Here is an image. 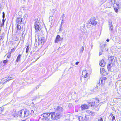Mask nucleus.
I'll return each instance as SVG.
<instances>
[{
	"label": "nucleus",
	"instance_id": "nucleus-38",
	"mask_svg": "<svg viewBox=\"0 0 121 121\" xmlns=\"http://www.w3.org/2000/svg\"><path fill=\"white\" fill-rule=\"evenodd\" d=\"M8 60H4L3 61V63L4 64H6L8 62Z\"/></svg>",
	"mask_w": 121,
	"mask_h": 121
},
{
	"label": "nucleus",
	"instance_id": "nucleus-14",
	"mask_svg": "<svg viewBox=\"0 0 121 121\" xmlns=\"http://www.w3.org/2000/svg\"><path fill=\"white\" fill-rule=\"evenodd\" d=\"M108 59L109 61L110 62V63L111 64L114 63L115 62V59L114 58V56H111L108 57Z\"/></svg>",
	"mask_w": 121,
	"mask_h": 121
},
{
	"label": "nucleus",
	"instance_id": "nucleus-10",
	"mask_svg": "<svg viewBox=\"0 0 121 121\" xmlns=\"http://www.w3.org/2000/svg\"><path fill=\"white\" fill-rule=\"evenodd\" d=\"M55 109L56 112H57V113H59L60 114H61V113L62 112H63V108L62 107L60 106H57L56 108H55Z\"/></svg>",
	"mask_w": 121,
	"mask_h": 121
},
{
	"label": "nucleus",
	"instance_id": "nucleus-28",
	"mask_svg": "<svg viewBox=\"0 0 121 121\" xmlns=\"http://www.w3.org/2000/svg\"><path fill=\"white\" fill-rule=\"evenodd\" d=\"M13 78H12L11 77H8V78L6 79V80L7 81H9V80H11Z\"/></svg>",
	"mask_w": 121,
	"mask_h": 121
},
{
	"label": "nucleus",
	"instance_id": "nucleus-51",
	"mask_svg": "<svg viewBox=\"0 0 121 121\" xmlns=\"http://www.w3.org/2000/svg\"><path fill=\"white\" fill-rule=\"evenodd\" d=\"M79 62H77L75 63V65H78V64H79Z\"/></svg>",
	"mask_w": 121,
	"mask_h": 121
},
{
	"label": "nucleus",
	"instance_id": "nucleus-20",
	"mask_svg": "<svg viewBox=\"0 0 121 121\" xmlns=\"http://www.w3.org/2000/svg\"><path fill=\"white\" fill-rule=\"evenodd\" d=\"M21 55L20 54H19L16 60V62H18L21 60Z\"/></svg>",
	"mask_w": 121,
	"mask_h": 121
},
{
	"label": "nucleus",
	"instance_id": "nucleus-12",
	"mask_svg": "<svg viewBox=\"0 0 121 121\" xmlns=\"http://www.w3.org/2000/svg\"><path fill=\"white\" fill-rule=\"evenodd\" d=\"M44 38H39V39L38 40V44L39 45L43 44L44 43Z\"/></svg>",
	"mask_w": 121,
	"mask_h": 121
},
{
	"label": "nucleus",
	"instance_id": "nucleus-53",
	"mask_svg": "<svg viewBox=\"0 0 121 121\" xmlns=\"http://www.w3.org/2000/svg\"><path fill=\"white\" fill-rule=\"evenodd\" d=\"M110 116H111V117L113 116V114L112 113H111L110 114Z\"/></svg>",
	"mask_w": 121,
	"mask_h": 121
},
{
	"label": "nucleus",
	"instance_id": "nucleus-19",
	"mask_svg": "<svg viewBox=\"0 0 121 121\" xmlns=\"http://www.w3.org/2000/svg\"><path fill=\"white\" fill-rule=\"evenodd\" d=\"M112 66V65L111 63L107 65V68L108 71H111V68Z\"/></svg>",
	"mask_w": 121,
	"mask_h": 121
},
{
	"label": "nucleus",
	"instance_id": "nucleus-33",
	"mask_svg": "<svg viewBox=\"0 0 121 121\" xmlns=\"http://www.w3.org/2000/svg\"><path fill=\"white\" fill-rule=\"evenodd\" d=\"M84 50V47L83 46H82V48L80 50V52L81 53H83V51Z\"/></svg>",
	"mask_w": 121,
	"mask_h": 121
},
{
	"label": "nucleus",
	"instance_id": "nucleus-58",
	"mask_svg": "<svg viewBox=\"0 0 121 121\" xmlns=\"http://www.w3.org/2000/svg\"><path fill=\"white\" fill-rule=\"evenodd\" d=\"M64 14H63V16H62L63 18V16H64Z\"/></svg>",
	"mask_w": 121,
	"mask_h": 121
},
{
	"label": "nucleus",
	"instance_id": "nucleus-6",
	"mask_svg": "<svg viewBox=\"0 0 121 121\" xmlns=\"http://www.w3.org/2000/svg\"><path fill=\"white\" fill-rule=\"evenodd\" d=\"M95 20L96 19L95 18H91L89 20L88 22L92 25L95 26L97 24V23Z\"/></svg>",
	"mask_w": 121,
	"mask_h": 121
},
{
	"label": "nucleus",
	"instance_id": "nucleus-3",
	"mask_svg": "<svg viewBox=\"0 0 121 121\" xmlns=\"http://www.w3.org/2000/svg\"><path fill=\"white\" fill-rule=\"evenodd\" d=\"M62 116L59 113H56L55 114V112L52 113L51 115L50 118L51 119L54 120H56L60 118Z\"/></svg>",
	"mask_w": 121,
	"mask_h": 121
},
{
	"label": "nucleus",
	"instance_id": "nucleus-2",
	"mask_svg": "<svg viewBox=\"0 0 121 121\" xmlns=\"http://www.w3.org/2000/svg\"><path fill=\"white\" fill-rule=\"evenodd\" d=\"M29 115V112L26 109H22L19 111L18 113V115L20 117L23 118L26 117Z\"/></svg>",
	"mask_w": 121,
	"mask_h": 121
},
{
	"label": "nucleus",
	"instance_id": "nucleus-49",
	"mask_svg": "<svg viewBox=\"0 0 121 121\" xmlns=\"http://www.w3.org/2000/svg\"><path fill=\"white\" fill-rule=\"evenodd\" d=\"M88 74L87 73H86V74L85 75H84V77L85 78H86V77H87L88 75Z\"/></svg>",
	"mask_w": 121,
	"mask_h": 121
},
{
	"label": "nucleus",
	"instance_id": "nucleus-35",
	"mask_svg": "<svg viewBox=\"0 0 121 121\" xmlns=\"http://www.w3.org/2000/svg\"><path fill=\"white\" fill-rule=\"evenodd\" d=\"M2 13V17L3 18V19H4V18L5 17V13L4 12H3Z\"/></svg>",
	"mask_w": 121,
	"mask_h": 121
},
{
	"label": "nucleus",
	"instance_id": "nucleus-50",
	"mask_svg": "<svg viewBox=\"0 0 121 121\" xmlns=\"http://www.w3.org/2000/svg\"><path fill=\"white\" fill-rule=\"evenodd\" d=\"M37 97L35 96L34 97L33 100H35L37 99Z\"/></svg>",
	"mask_w": 121,
	"mask_h": 121
},
{
	"label": "nucleus",
	"instance_id": "nucleus-62",
	"mask_svg": "<svg viewBox=\"0 0 121 121\" xmlns=\"http://www.w3.org/2000/svg\"><path fill=\"white\" fill-rule=\"evenodd\" d=\"M24 1H25V0H24Z\"/></svg>",
	"mask_w": 121,
	"mask_h": 121
},
{
	"label": "nucleus",
	"instance_id": "nucleus-22",
	"mask_svg": "<svg viewBox=\"0 0 121 121\" xmlns=\"http://www.w3.org/2000/svg\"><path fill=\"white\" fill-rule=\"evenodd\" d=\"M81 31L84 34L86 32V29H85L84 27H83V28H82L81 29Z\"/></svg>",
	"mask_w": 121,
	"mask_h": 121
},
{
	"label": "nucleus",
	"instance_id": "nucleus-17",
	"mask_svg": "<svg viewBox=\"0 0 121 121\" xmlns=\"http://www.w3.org/2000/svg\"><path fill=\"white\" fill-rule=\"evenodd\" d=\"M89 108V106L86 104L82 105L81 106V109L82 110H84L85 109H88Z\"/></svg>",
	"mask_w": 121,
	"mask_h": 121
},
{
	"label": "nucleus",
	"instance_id": "nucleus-1",
	"mask_svg": "<svg viewBox=\"0 0 121 121\" xmlns=\"http://www.w3.org/2000/svg\"><path fill=\"white\" fill-rule=\"evenodd\" d=\"M95 101L92 102H89L88 104V106L90 107H93V108H95V109L98 111L99 109V104H98L99 102V100L98 98L95 99Z\"/></svg>",
	"mask_w": 121,
	"mask_h": 121
},
{
	"label": "nucleus",
	"instance_id": "nucleus-16",
	"mask_svg": "<svg viewBox=\"0 0 121 121\" xmlns=\"http://www.w3.org/2000/svg\"><path fill=\"white\" fill-rule=\"evenodd\" d=\"M5 22V20L4 19H3L2 20V23L0 21V31H1V30L2 28L4 26Z\"/></svg>",
	"mask_w": 121,
	"mask_h": 121
},
{
	"label": "nucleus",
	"instance_id": "nucleus-21",
	"mask_svg": "<svg viewBox=\"0 0 121 121\" xmlns=\"http://www.w3.org/2000/svg\"><path fill=\"white\" fill-rule=\"evenodd\" d=\"M54 17L52 16H50L49 17V21L51 23L53 21Z\"/></svg>",
	"mask_w": 121,
	"mask_h": 121
},
{
	"label": "nucleus",
	"instance_id": "nucleus-47",
	"mask_svg": "<svg viewBox=\"0 0 121 121\" xmlns=\"http://www.w3.org/2000/svg\"><path fill=\"white\" fill-rule=\"evenodd\" d=\"M101 79H100V80H99L98 83V85H101V83H100L101 82Z\"/></svg>",
	"mask_w": 121,
	"mask_h": 121
},
{
	"label": "nucleus",
	"instance_id": "nucleus-45",
	"mask_svg": "<svg viewBox=\"0 0 121 121\" xmlns=\"http://www.w3.org/2000/svg\"><path fill=\"white\" fill-rule=\"evenodd\" d=\"M98 121H103L102 118L100 117L98 119Z\"/></svg>",
	"mask_w": 121,
	"mask_h": 121
},
{
	"label": "nucleus",
	"instance_id": "nucleus-23",
	"mask_svg": "<svg viewBox=\"0 0 121 121\" xmlns=\"http://www.w3.org/2000/svg\"><path fill=\"white\" fill-rule=\"evenodd\" d=\"M91 24L89 22H88V23H87V28H91L92 27V26H91Z\"/></svg>",
	"mask_w": 121,
	"mask_h": 121
},
{
	"label": "nucleus",
	"instance_id": "nucleus-25",
	"mask_svg": "<svg viewBox=\"0 0 121 121\" xmlns=\"http://www.w3.org/2000/svg\"><path fill=\"white\" fill-rule=\"evenodd\" d=\"M37 40L36 39H35V47H37L38 45H39V44H38V42H37Z\"/></svg>",
	"mask_w": 121,
	"mask_h": 121
},
{
	"label": "nucleus",
	"instance_id": "nucleus-48",
	"mask_svg": "<svg viewBox=\"0 0 121 121\" xmlns=\"http://www.w3.org/2000/svg\"><path fill=\"white\" fill-rule=\"evenodd\" d=\"M63 21H64V20H63V18H62V21H61V24H62H62L64 23Z\"/></svg>",
	"mask_w": 121,
	"mask_h": 121
},
{
	"label": "nucleus",
	"instance_id": "nucleus-31",
	"mask_svg": "<svg viewBox=\"0 0 121 121\" xmlns=\"http://www.w3.org/2000/svg\"><path fill=\"white\" fill-rule=\"evenodd\" d=\"M107 46V44H104L103 45L104 48L107 51H108V49L107 48H106V47Z\"/></svg>",
	"mask_w": 121,
	"mask_h": 121
},
{
	"label": "nucleus",
	"instance_id": "nucleus-42",
	"mask_svg": "<svg viewBox=\"0 0 121 121\" xmlns=\"http://www.w3.org/2000/svg\"><path fill=\"white\" fill-rule=\"evenodd\" d=\"M11 53L10 52L9 53L8 55L7 56V57L8 58H9L11 56Z\"/></svg>",
	"mask_w": 121,
	"mask_h": 121
},
{
	"label": "nucleus",
	"instance_id": "nucleus-8",
	"mask_svg": "<svg viewBox=\"0 0 121 121\" xmlns=\"http://www.w3.org/2000/svg\"><path fill=\"white\" fill-rule=\"evenodd\" d=\"M108 25L109 27V30L111 33L113 31V25L112 21L111 20L108 21Z\"/></svg>",
	"mask_w": 121,
	"mask_h": 121
},
{
	"label": "nucleus",
	"instance_id": "nucleus-27",
	"mask_svg": "<svg viewBox=\"0 0 121 121\" xmlns=\"http://www.w3.org/2000/svg\"><path fill=\"white\" fill-rule=\"evenodd\" d=\"M5 78H4V79ZM4 78L2 79L1 80V83H4L5 82H7L6 79L4 80Z\"/></svg>",
	"mask_w": 121,
	"mask_h": 121
},
{
	"label": "nucleus",
	"instance_id": "nucleus-9",
	"mask_svg": "<svg viewBox=\"0 0 121 121\" xmlns=\"http://www.w3.org/2000/svg\"><path fill=\"white\" fill-rule=\"evenodd\" d=\"M35 28L37 31L41 29V25L39 22H36L34 24Z\"/></svg>",
	"mask_w": 121,
	"mask_h": 121
},
{
	"label": "nucleus",
	"instance_id": "nucleus-37",
	"mask_svg": "<svg viewBox=\"0 0 121 121\" xmlns=\"http://www.w3.org/2000/svg\"><path fill=\"white\" fill-rule=\"evenodd\" d=\"M103 52V51L102 49H101L100 50V52L99 53V56L101 55L102 54V53Z\"/></svg>",
	"mask_w": 121,
	"mask_h": 121
},
{
	"label": "nucleus",
	"instance_id": "nucleus-18",
	"mask_svg": "<svg viewBox=\"0 0 121 121\" xmlns=\"http://www.w3.org/2000/svg\"><path fill=\"white\" fill-rule=\"evenodd\" d=\"M100 73L103 75H105L107 74V73L105 72L104 69V68L102 69L100 68Z\"/></svg>",
	"mask_w": 121,
	"mask_h": 121
},
{
	"label": "nucleus",
	"instance_id": "nucleus-32",
	"mask_svg": "<svg viewBox=\"0 0 121 121\" xmlns=\"http://www.w3.org/2000/svg\"><path fill=\"white\" fill-rule=\"evenodd\" d=\"M90 115L93 116H94L95 115L94 112L91 111Z\"/></svg>",
	"mask_w": 121,
	"mask_h": 121
},
{
	"label": "nucleus",
	"instance_id": "nucleus-36",
	"mask_svg": "<svg viewBox=\"0 0 121 121\" xmlns=\"http://www.w3.org/2000/svg\"><path fill=\"white\" fill-rule=\"evenodd\" d=\"M16 49V48H12L11 49L10 52L11 53V52H14V51Z\"/></svg>",
	"mask_w": 121,
	"mask_h": 121
},
{
	"label": "nucleus",
	"instance_id": "nucleus-54",
	"mask_svg": "<svg viewBox=\"0 0 121 121\" xmlns=\"http://www.w3.org/2000/svg\"><path fill=\"white\" fill-rule=\"evenodd\" d=\"M106 41L107 42H109V39H107L106 40Z\"/></svg>",
	"mask_w": 121,
	"mask_h": 121
},
{
	"label": "nucleus",
	"instance_id": "nucleus-34",
	"mask_svg": "<svg viewBox=\"0 0 121 121\" xmlns=\"http://www.w3.org/2000/svg\"><path fill=\"white\" fill-rule=\"evenodd\" d=\"M57 9L56 8H55L53 9L52 11V13H55V12L57 10Z\"/></svg>",
	"mask_w": 121,
	"mask_h": 121
},
{
	"label": "nucleus",
	"instance_id": "nucleus-4",
	"mask_svg": "<svg viewBox=\"0 0 121 121\" xmlns=\"http://www.w3.org/2000/svg\"><path fill=\"white\" fill-rule=\"evenodd\" d=\"M51 114V113H44L43 114H42L41 116V117H43V118H42L43 119H45V120L48 121H49L50 120V115Z\"/></svg>",
	"mask_w": 121,
	"mask_h": 121
},
{
	"label": "nucleus",
	"instance_id": "nucleus-15",
	"mask_svg": "<svg viewBox=\"0 0 121 121\" xmlns=\"http://www.w3.org/2000/svg\"><path fill=\"white\" fill-rule=\"evenodd\" d=\"M99 64L100 66L102 67H104L105 65V62L104 61V60L102 59L99 61Z\"/></svg>",
	"mask_w": 121,
	"mask_h": 121
},
{
	"label": "nucleus",
	"instance_id": "nucleus-29",
	"mask_svg": "<svg viewBox=\"0 0 121 121\" xmlns=\"http://www.w3.org/2000/svg\"><path fill=\"white\" fill-rule=\"evenodd\" d=\"M100 82H101V86H102V85H103L104 84L105 81H104L103 80H102L101 79Z\"/></svg>",
	"mask_w": 121,
	"mask_h": 121
},
{
	"label": "nucleus",
	"instance_id": "nucleus-7",
	"mask_svg": "<svg viewBox=\"0 0 121 121\" xmlns=\"http://www.w3.org/2000/svg\"><path fill=\"white\" fill-rule=\"evenodd\" d=\"M23 19L21 17L17 18L16 20V24H21L23 23Z\"/></svg>",
	"mask_w": 121,
	"mask_h": 121
},
{
	"label": "nucleus",
	"instance_id": "nucleus-11",
	"mask_svg": "<svg viewBox=\"0 0 121 121\" xmlns=\"http://www.w3.org/2000/svg\"><path fill=\"white\" fill-rule=\"evenodd\" d=\"M63 39L62 38H61L59 35H58L56 37L55 40V42L56 43H57L58 42L61 41Z\"/></svg>",
	"mask_w": 121,
	"mask_h": 121
},
{
	"label": "nucleus",
	"instance_id": "nucleus-56",
	"mask_svg": "<svg viewBox=\"0 0 121 121\" xmlns=\"http://www.w3.org/2000/svg\"><path fill=\"white\" fill-rule=\"evenodd\" d=\"M69 105H70V106H71V105H72V104H69Z\"/></svg>",
	"mask_w": 121,
	"mask_h": 121
},
{
	"label": "nucleus",
	"instance_id": "nucleus-61",
	"mask_svg": "<svg viewBox=\"0 0 121 121\" xmlns=\"http://www.w3.org/2000/svg\"><path fill=\"white\" fill-rule=\"evenodd\" d=\"M83 73H82V75H83Z\"/></svg>",
	"mask_w": 121,
	"mask_h": 121
},
{
	"label": "nucleus",
	"instance_id": "nucleus-26",
	"mask_svg": "<svg viewBox=\"0 0 121 121\" xmlns=\"http://www.w3.org/2000/svg\"><path fill=\"white\" fill-rule=\"evenodd\" d=\"M4 110V108L3 107H2L0 108V114L2 113V112Z\"/></svg>",
	"mask_w": 121,
	"mask_h": 121
},
{
	"label": "nucleus",
	"instance_id": "nucleus-59",
	"mask_svg": "<svg viewBox=\"0 0 121 121\" xmlns=\"http://www.w3.org/2000/svg\"><path fill=\"white\" fill-rule=\"evenodd\" d=\"M80 80H81V78H80Z\"/></svg>",
	"mask_w": 121,
	"mask_h": 121
},
{
	"label": "nucleus",
	"instance_id": "nucleus-57",
	"mask_svg": "<svg viewBox=\"0 0 121 121\" xmlns=\"http://www.w3.org/2000/svg\"><path fill=\"white\" fill-rule=\"evenodd\" d=\"M2 1L3 2H4V0H2Z\"/></svg>",
	"mask_w": 121,
	"mask_h": 121
},
{
	"label": "nucleus",
	"instance_id": "nucleus-24",
	"mask_svg": "<svg viewBox=\"0 0 121 121\" xmlns=\"http://www.w3.org/2000/svg\"><path fill=\"white\" fill-rule=\"evenodd\" d=\"M26 48V52L27 53H28L29 49V45H28L27 46Z\"/></svg>",
	"mask_w": 121,
	"mask_h": 121
},
{
	"label": "nucleus",
	"instance_id": "nucleus-40",
	"mask_svg": "<svg viewBox=\"0 0 121 121\" xmlns=\"http://www.w3.org/2000/svg\"><path fill=\"white\" fill-rule=\"evenodd\" d=\"M107 79V78L106 77H104L102 78L101 79L102 80H103L104 81H105Z\"/></svg>",
	"mask_w": 121,
	"mask_h": 121
},
{
	"label": "nucleus",
	"instance_id": "nucleus-60",
	"mask_svg": "<svg viewBox=\"0 0 121 121\" xmlns=\"http://www.w3.org/2000/svg\"><path fill=\"white\" fill-rule=\"evenodd\" d=\"M74 93H75H75H76V92H74Z\"/></svg>",
	"mask_w": 121,
	"mask_h": 121
},
{
	"label": "nucleus",
	"instance_id": "nucleus-44",
	"mask_svg": "<svg viewBox=\"0 0 121 121\" xmlns=\"http://www.w3.org/2000/svg\"><path fill=\"white\" fill-rule=\"evenodd\" d=\"M91 111L88 110L86 111V112L88 114H89V115L91 113Z\"/></svg>",
	"mask_w": 121,
	"mask_h": 121
},
{
	"label": "nucleus",
	"instance_id": "nucleus-55",
	"mask_svg": "<svg viewBox=\"0 0 121 121\" xmlns=\"http://www.w3.org/2000/svg\"><path fill=\"white\" fill-rule=\"evenodd\" d=\"M117 6V8H118V7H119V5L118 4H116Z\"/></svg>",
	"mask_w": 121,
	"mask_h": 121
},
{
	"label": "nucleus",
	"instance_id": "nucleus-5",
	"mask_svg": "<svg viewBox=\"0 0 121 121\" xmlns=\"http://www.w3.org/2000/svg\"><path fill=\"white\" fill-rule=\"evenodd\" d=\"M21 24H16V28L17 30L16 31V32L18 33H21V32L23 33L24 31L23 29V27H22V29Z\"/></svg>",
	"mask_w": 121,
	"mask_h": 121
},
{
	"label": "nucleus",
	"instance_id": "nucleus-39",
	"mask_svg": "<svg viewBox=\"0 0 121 121\" xmlns=\"http://www.w3.org/2000/svg\"><path fill=\"white\" fill-rule=\"evenodd\" d=\"M34 111L33 110H31V112H30V115H32L34 113Z\"/></svg>",
	"mask_w": 121,
	"mask_h": 121
},
{
	"label": "nucleus",
	"instance_id": "nucleus-43",
	"mask_svg": "<svg viewBox=\"0 0 121 121\" xmlns=\"http://www.w3.org/2000/svg\"><path fill=\"white\" fill-rule=\"evenodd\" d=\"M116 0H111V2L113 4H114L115 3V1Z\"/></svg>",
	"mask_w": 121,
	"mask_h": 121
},
{
	"label": "nucleus",
	"instance_id": "nucleus-30",
	"mask_svg": "<svg viewBox=\"0 0 121 121\" xmlns=\"http://www.w3.org/2000/svg\"><path fill=\"white\" fill-rule=\"evenodd\" d=\"M62 24H60V25L59 28V31L60 33L62 31Z\"/></svg>",
	"mask_w": 121,
	"mask_h": 121
},
{
	"label": "nucleus",
	"instance_id": "nucleus-41",
	"mask_svg": "<svg viewBox=\"0 0 121 121\" xmlns=\"http://www.w3.org/2000/svg\"><path fill=\"white\" fill-rule=\"evenodd\" d=\"M114 9L115 10V11L117 13L118 11V9L116 8H114Z\"/></svg>",
	"mask_w": 121,
	"mask_h": 121
},
{
	"label": "nucleus",
	"instance_id": "nucleus-13",
	"mask_svg": "<svg viewBox=\"0 0 121 121\" xmlns=\"http://www.w3.org/2000/svg\"><path fill=\"white\" fill-rule=\"evenodd\" d=\"M85 118H84L82 117L81 116H79L78 117V119L79 121H88V120H86H86L87 119V117H86V116H85Z\"/></svg>",
	"mask_w": 121,
	"mask_h": 121
},
{
	"label": "nucleus",
	"instance_id": "nucleus-46",
	"mask_svg": "<svg viewBox=\"0 0 121 121\" xmlns=\"http://www.w3.org/2000/svg\"><path fill=\"white\" fill-rule=\"evenodd\" d=\"M115 119V117L114 116H113L112 118V121H113Z\"/></svg>",
	"mask_w": 121,
	"mask_h": 121
},
{
	"label": "nucleus",
	"instance_id": "nucleus-52",
	"mask_svg": "<svg viewBox=\"0 0 121 121\" xmlns=\"http://www.w3.org/2000/svg\"><path fill=\"white\" fill-rule=\"evenodd\" d=\"M39 86H40V85H38L36 87V90L37 89H38Z\"/></svg>",
	"mask_w": 121,
	"mask_h": 121
}]
</instances>
